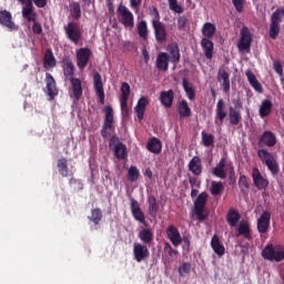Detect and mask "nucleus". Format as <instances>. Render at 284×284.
Returning <instances> with one entry per match:
<instances>
[{"label":"nucleus","instance_id":"nucleus-1","mask_svg":"<svg viewBox=\"0 0 284 284\" xmlns=\"http://www.w3.org/2000/svg\"><path fill=\"white\" fill-rule=\"evenodd\" d=\"M284 18V9L277 8L271 16V24L268 34L271 39H278V34H281V23H283Z\"/></svg>","mask_w":284,"mask_h":284},{"label":"nucleus","instance_id":"nucleus-2","mask_svg":"<svg viewBox=\"0 0 284 284\" xmlns=\"http://www.w3.org/2000/svg\"><path fill=\"white\" fill-rule=\"evenodd\" d=\"M262 256L266 261H275V263H281V261H284V246H274L273 244H268L264 247Z\"/></svg>","mask_w":284,"mask_h":284},{"label":"nucleus","instance_id":"nucleus-3","mask_svg":"<svg viewBox=\"0 0 284 284\" xmlns=\"http://www.w3.org/2000/svg\"><path fill=\"white\" fill-rule=\"evenodd\" d=\"M64 34L67 39L74 43L75 45L83 39V31L81 30V24L79 22H68L67 26H64Z\"/></svg>","mask_w":284,"mask_h":284},{"label":"nucleus","instance_id":"nucleus-4","mask_svg":"<svg viewBox=\"0 0 284 284\" xmlns=\"http://www.w3.org/2000/svg\"><path fill=\"white\" fill-rule=\"evenodd\" d=\"M257 156L261 159L262 163H265L268 168L270 172L273 174V176H276L281 169L278 168V162H276V159H274V155L265 150L261 149L257 151Z\"/></svg>","mask_w":284,"mask_h":284},{"label":"nucleus","instance_id":"nucleus-5","mask_svg":"<svg viewBox=\"0 0 284 284\" xmlns=\"http://www.w3.org/2000/svg\"><path fill=\"white\" fill-rule=\"evenodd\" d=\"M110 150H113L115 159L125 161L128 159V146L121 142L119 136L113 135L109 142Z\"/></svg>","mask_w":284,"mask_h":284},{"label":"nucleus","instance_id":"nucleus-6","mask_svg":"<svg viewBox=\"0 0 284 284\" xmlns=\"http://www.w3.org/2000/svg\"><path fill=\"white\" fill-rule=\"evenodd\" d=\"M205 205H207V194L202 192L194 201V211L197 216V221L203 222L207 219L205 213Z\"/></svg>","mask_w":284,"mask_h":284},{"label":"nucleus","instance_id":"nucleus-7","mask_svg":"<svg viewBox=\"0 0 284 284\" xmlns=\"http://www.w3.org/2000/svg\"><path fill=\"white\" fill-rule=\"evenodd\" d=\"M104 123L101 129V136L103 139H108L110 136V132L108 130H112L114 128V109L111 105L104 106Z\"/></svg>","mask_w":284,"mask_h":284},{"label":"nucleus","instance_id":"nucleus-8","mask_svg":"<svg viewBox=\"0 0 284 284\" xmlns=\"http://www.w3.org/2000/svg\"><path fill=\"white\" fill-rule=\"evenodd\" d=\"M252 48V32H250V28L243 27L241 30V37L237 42L239 52H250Z\"/></svg>","mask_w":284,"mask_h":284},{"label":"nucleus","instance_id":"nucleus-9","mask_svg":"<svg viewBox=\"0 0 284 284\" xmlns=\"http://www.w3.org/2000/svg\"><path fill=\"white\" fill-rule=\"evenodd\" d=\"M92 57V50L88 48H80L75 52L77 65L79 70H85L90 63V58Z\"/></svg>","mask_w":284,"mask_h":284},{"label":"nucleus","instance_id":"nucleus-10","mask_svg":"<svg viewBox=\"0 0 284 284\" xmlns=\"http://www.w3.org/2000/svg\"><path fill=\"white\" fill-rule=\"evenodd\" d=\"M118 14L121 17V23L124 28H134V14L125 4H120L118 7Z\"/></svg>","mask_w":284,"mask_h":284},{"label":"nucleus","instance_id":"nucleus-11","mask_svg":"<svg viewBox=\"0 0 284 284\" xmlns=\"http://www.w3.org/2000/svg\"><path fill=\"white\" fill-rule=\"evenodd\" d=\"M121 113L122 116H130V109L128 108V99H130V84L128 82H123L121 85Z\"/></svg>","mask_w":284,"mask_h":284},{"label":"nucleus","instance_id":"nucleus-12","mask_svg":"<svg viewBox=\"0 0 284 284\" xmlns=\"http://www.w3.org/2000/svg\"><path fill=\"white\" fill-rule=\"evenodd\" d=\"M131 205V214L135 221L141 223L142 225L148 226V222H145V213L141 210V205L139 201L134 200L133 197L130 199Z\"/></svg>","mask_w":284,"mask_h":284},{"label":"nucleus","instance_id":"nucleus-13","mask_svg":"<svg viewBox=\"0 0 284 284\" xmlns=\"http://www.w3.org/2000/svg\"><path fill=\"white\" fill-rule=\"evenodd\" d=\"M93 88L97 97L100 99L101 105H105V91L103 89V79L101 78L100 72L93 74Z\"/></svg>","mask_w":284,"mask_h":284},{"label":"nucleus","instance_id":"nucleus-14","mask_svg":"<svg viewBox=\"0 0 284 284\" xmlns=\"http://www.w3.org/2000/svg\"><path fill=\"white\" fill-rule=\"evenodd\" d=\"M251 176L253 179V185H255L256 190H267V186L270 185V181L263 178V174H261V171L258 170V168L252 169Z\"/></svg>","mask_w":284,"mask_h":284},{"label":"nucleus","instance_id":"nucleus-15","mask_svg":"<svg viewBox=\"0 0 284 284\" xmlns=\"http://www.w3.org/2000/svg\"><path fill=\"white\" fill-rule=\"evenodd\" d=\"M227 118V111H225V101L223 99H220L216 104L215 109V118H214V123L219 128L223 125V121Z\"/></svg>","mask_w":284,"mask_h":284},{"label":"nucleus","instance_id":"nucleus-16","mask_svg":"<svg viewBox=\"0 0 284 284\" xmlns=\"http://www.w3.org/2000/svg\"><path fill=\"white\" fill-rule=\"evenodd\" d=\"M270 221H272V214L264 211L257 220V232L260 234H267L270 232Z\"/></svg>","mask_w":284,"mask_h":284},{"label":"nucleus","instance_id":"nucleus-17","mask_svg":"<svg viewBox=\"0 0 284 284\" xmlns=\"http://www.w3.org/2000/svg\"><path fill=\"white\" fill-rule=\"evenodd\" d=\"M166 236L174 247H179V245L183 243V237H181L179 229L174 225H169L166 229Z\"/></svg>","mask_w":284,"mask_h":284},{"label":"nucleus","instance_id":"nucleus-18","mask_svg":"<svg viewBox=\"0 0 284 284\" xmlns=\"http://www.w3.org/2000/svg\"><path fill=\"white\" fill-rule=\"evenodd\" d=\"M152 26L155 34V41L158 43H165V41H168V31L165 30V24H163V22H153Z\"/></svg>","mask_w":284,"mask_h":284},{"label":"nucleus","instance_id":"nucleus-19","mask_svg":"<svg viewBox=\"0 0 284 284\" xmlns=\"http://www.w3.org/2000/svg\"><path fill=\"white\" fill-rule=\"evenodd\" d=\"M134 258L138 263L145 261L150 256V250L143 244H134L133 246Z\"/></svg>","mask_w":284,"mask_h":284},{"label":"nucleus","instance_id":"nucleus-20","mask_svg":"<svg viewBox=\"0 0 284 284\" xmlns=\"http://www.w3.org/2000/svg\"><path fill=\"white\" fill-rule=\"evenodd\" d=\"M47 94L52 101L54 97H58L59 89H57V80L50 73H45Z\"/></svg>","mask_w":284,"mask_h":284},{"label":"nucleus","instance_id":"nucleus-21","mask_svg":"<svg viewBox=\"0 0 284 284\" xmlns=\"http://www.w3.org/2000/svg\"><path fill=\"white\" fill-rule=\"evenodd\" d=\"M0 23L8 28L11 32L19 30V27L12 21V13L10 11H0Z\"/></svg>","mask_w":284,"mask_h":284},{"label":"nucleus","instance_id":"nucleus-22","mask_svg":"<svg viewBox=\"0 0 284 284\" xmlns=\"http://www.w3.org/2000/svg\"><path fill=\"white\" fill-rule=\"evenodd\" d=\"M62 70H63V74L65 77V79H68V81L74 79V62H72V59H70V57H64L62 59Z\"/></svg>","mask_w":284,"mask_h":284},{"label":"nucleus","instance_id":"nucleus-23","mask_svg":"<svg viewBox=\"0 0 284 284\" xmlns=\"http://www.w3.org/2000/svg\"><path fill=\"white\" fill-rule=\"evenodd\" d=\"M227 159L222 158L217 165L213 169L212 174L217 179H227Z\"/></svg>","mask_w":284,"mask_h":284},{"label":"nucleus","instance_id":"nucleus-24","mask_svg":"<svg viewBox=\"0 0 284 284\" xmlns=\"http://www.w3.org/2000/svg\"><path fill=\"white\" fill-rule=\"evenodd\" d=\"M168 52H169V61L171 63H181V49L179 48V43L173 42L168 45Z\"/></svg>","mask_w":284,"mask_h":284},{"label":"nucleus","instance_id":"nucleus-25","mask_svg":"<svg viewBox=\"0 0 284 284\" xmlns=\"http://www.w3.org/2000/svg\"><path fill=\"white\" fill-rule=\"evenodd\" d=\"M155 65L160 72H168L170 70V55L166 52L159 53Z\"/></svg>","mask_w":284,"mask_h":284},{"label":"nucleus","instance_id":"nucleus-26","mask_svg":"<svg viewBox=\"0 0 284 284\" xmlns=\"http://www.w3.org/2000/svg\"><path fill=\"white\" fill-rule=\"evenodd\" d=\"M276 134L272 131H264L258 139V143L266 145L267 148H274L276 145Z\"/></svg>","mask_w":284,"mask_h":284},{"label":"nucleus","instance_id":"nucleus-27","mask_svg":"<svg viewBox=\"0 0 284 284\" xmlns=\"http://www.w3.org/2000/svg\"><path fill=\"white\" fill-rule=\"evenodd\" d=\"M22 17L28 21H37V12H34V6L32 4V0H28L26 2V7L22 8Z\"/></svg>","mask_w":284,"mask_h":284},{"label":"nucleus","instance_id":"nucleus-28","mask_svg":"<svg viewBox=\"0 0 284 284\" xmlns=\"http://www.w3.org/2000/svg\"><path fill=\"white\" fill-rule=\"evenodd\" d=\"M189 171L194 174V176H201L203 173V164L201 163V158L193 156L189 163Z\"/></svg>","mask_w":284,"mask_h":284},{"label":"nucleus","instance_id":"nucleus-29","mask_svg":"<svg viewBox=\"0 0 284 284\" xmlns=\"http://www.w3.org/2000/svg\"><path fill=\"white\" fill-rule=\"evenodd\" d=\"M245 75H246V79H247L251 88L254 89L255 92L263 94V85H261V82H258L254 72H252V70H247L245 72Z\"/></svg>","mask_w":284,"mask_h":284},{"label":"nucleus","instance_id":"nucleus-30","mask_svg":"<svg viewBox=\"0 0 284 284\" xmlns=\"http://www.w3.org/2000/svg\"><path fill=\"white\" fill-rule=\"evenodd\" d=\"M160 102L164 108H172L174 103V90L170 89L169 91H162L160 93Z\"/></svg>","mask_w":284,"mask_h":284},{"label":"nucleus","instance_id":"nucleus-31","mask_svg":"<svg viewBox=\"0 0 284 284\" xmlns=\"http://www.w3.org/2000/svg\"><path fill=\"white\" fill-rule=\"evenodd\" d=\"M201 48L204 51V57L206 59H212L214 57V42L207 38H202Z\"/></svg>","mask_w":284,"mask_h":284},{"label":"nucleus","instance_id":"nucleus-32","mask_svg":"<svg viewBox=\"0 0 284 284\" xmlns=\"http://www.w3.org/2000/svg\"><path fill=\"white\" fill-rule=\"evenodd\" d=\"M69 81L72 85L73 97L77 101H79L81 97H83V87L81 84V80L79 78H71Z\"/></svg>","mask_w":284,"mask_h":284},{"label":"nucleus","instance_id":"nucleus-33","mask_svg":"<svg viewBox=\"0 0 284 284\" xmlns=\"http://www.w3.org/2000/svg\"><path fill=\"white\" fill-rule=\"evenodd\" d=\"M145 108H148V98L142 97L139 99L138 104L134 108L139 121H143V116H145Z\"/></svg>","mask_w":284,"mask_h":284},{"label":"nucleus","instance_id":"nucleus-34","mask_svg":"<svg viewBox=\"0 0 284 284\" xmlns=\"http://www.w3.org/2000/svg\"><path fill=\"white\" fill-rule=\"evenodd\" d=\"M211 247L217 256L225 255V246L223 245V243H221V240L219 239L217 235H213V237L211 240Z\"/></svg>","mask_w":284,"mask_h":284},{"label":"nucleus","instance_id":"nucleus-35","mask_svg":"<svg viewBox=\"0 0 284 284\" xmlns=\"http://www.w3.org/2000/svg\"><path fill=\"white\" fill-rule=\"evenodd\" d=\"M272 108H273L272 100L270 99L263 100L258 110V114L261 119H265V116H270L272 114Z\"/></svg>","mask_w":284,"mask_h":284},{"label":"nucleus","instance_id":"nucleus-36","mask_svg":"<svg viewBox=\"0 0 284 284\" xmlns=\"http://www.w3.org/2000/svg\"><path fill=\"white\" fill-rule=\"evenodd\" d=\"M217 81L222 83L223 91L230 92V73L225 70H220L217 73Z\"/></svg>","mask_w":284,"mask_h":284},{"label":"nucleus","instance_id":"nucleus-37","mask_svg":"<svg viewBox=\"0 0 284 284\" xmlns=\"http://www.w3.org/2000/svg\"><path fill=\"white\" fill-rule=\"evenodd\" d=\"M146 150H149V152H152V154H161V150H163V144L161 143V140L152 138L146 144Z\"/></svg>","mask_w":284,"mask_h":284},{"label":"nucleus","instance_id":"nucleus-38","mask_svg":"<svg viewBox=\"0 0 284 284\" xmlns=\"http://www.w3.org/2000/svg\"><path fill=\"white\" fill-rule=\"evenodd\" d=\"M239 221H241V213L234 209H230L226 214V222L231 227H236L239 225Z\"/></svg>","mask_w":284,"mask_h":284},{"label":"nucleus","instance_id":"nucleus-39","mask_svg":"<svg viewBox=\"0 0 284 284\" xmlns=\"http://www.w3.org/2000/svg\"><path fill=\"white\" fill-rule=\"evenodd\" d=\"M229 119H230L231 125H239V123H241V121H243L241 111L234 109V106H229Z\"/></svg>","mask_w":284,"mask_h":284},{"label":"nucleus","instance_id":"nucleus-40","mask_svg":"<svg viewBox=\"0 0 284 284\" xmlns=\"http://www.w3.org/2000/svg\"><path fill=\"white\" fill-rule=\"evenodd\" d=\"M138 236L145 245H150L154 241V232L151 229H142Z\"/></svg>","mask_w":284,"mask_h":284},{"label":"nucleus","instance_id":"nucleus-41","mask_svg":"<svg viewBox=\"0 0 284 284\" xmlns=\"http://www.w3.org/2000/svg\"><path fill=\"white\" fill-rule=\"evenodd\" d=\"M202 34L204 39H212L216 34V26L212 22H206L202 27Z\"/></svg>","mask_w":284,"mask_h":284},{"label":"nucleus","instance_id":"nucleus-42","mask_svg":"<svg viewBox=\"0 0 284 284\" xmlns=\"http://www.w3.org/2000/svg\"><path fill=\"white\" fill-rule=\"evenodd\" d=\"M178 112H179V115L182 116L183 119H187L189 116H192V109H190V105L185 100H182L179 103Z\"/></svg>","mask_w":284,"mask_h":284},{"label":"nucleus","instance_id":"nucleus-43","mask_svg":"<svg viewBox=\"0 0 284 284\" xmlns=\"http://www.w3.org/2000/svg\"><path fill=\"white\" fill-rule=\"evenodd\" d=\"M182 85L187 99L194 101L196 99V91H194L193 87H190V81L186 78H183Z\"/></svg>","mask_w":284,"mask_h":284},{"label":"nucleus","instance_id":"nucleus-44","mask_svg":"<svg viewBox=\"0 0 284 284\" xmlns=\"http://www.w3.org/2000/svg\"><path fill=\"white\" fill-rule=\"evenodd\" d=\"M69 12L72 19H75V21H79V19H81V4L74 1L70 2Z\"/></svg>","mask_w":284,"mask_h":284},{"label":"nucleus","instance_id":"nucleus-45","mask_svg":"<svg viewBox=\"0 0 284 284\" xmlns=\"http://www.w3.org/2000/svg\"><path fill=\"white\" fill-rule=\"evenodd\" d=\"M44 68H57V59L52 49H47L44 53Z\"/></svg>","mask_w":284,"mask_h":284},{"label":"nucleus","instance_id":"nucleus-46","mask_svg":"<svg viewBox=\"0 0 284 284\" xmlns=\"http://www.w3.org/2000/svg\"><path fill=\"white\" fill-rule=\"evenodd\" d=\"M148 203L150 216L156 219V214L159 213V203H156V197L154 195L149 196Z\"/></svg>","mask_w":284,"mask_h":284},{"label":"nucleus","instance_id":"nucleus-47","mask_svg":"<svg viewBox=\"0 0 284 284\" xmlns=\"http://www.w3.org/2000/svg\"><path fill=\"white\" fill-rule=\"evenodd\" d=\"M236 236H244L247 241H252V233L247 223H241L237 229Z\"/></svg>","mask_w":284,"mask_h":284},{"label":"nucleus","instance_id":"nucleus-48","mask_svg":"<svg viewBox=\"0 0 284 284\" xmlns=\"http://www.w3.org/2000/svg\"><path fill=\"white\" fill-rule=\"evenodd\" d=\"M58 172L63 178H68V174H70V170L68 169V159L61 158L58 160Z\"/></svg>","mask_w":284,"mask_h":284},{"label":"nucleus","instance_id":"nucleus-49","mask_svg":"<svg viewBox=\"0 0 284 284\" xmlns=\"http://www.w3.org/2000/svg\"><path fill=\"white\" fill-rule=\"evenodd\" d=\"M224 190H225V185H223V182H216V181L211 182L212 196H221Z\"/></svg>","mask_w":284,"mask_h":284},{"label":"nucleus","instance_id":"nucleus-50","mask_svg":"<svg viewBox=\"0 0 284 284\" xmlns=\"http://www.w3.org/2000/svg\"><path fill=\"white\" fill-rule=\"evenodd\" d=\"M103 219V212L101 209H93L91 210V216L89 217V221L94 223V225H99Z\"/></svg>","mask_w":284,"mask_h":284},{"label":"nucleus","instance_id":"nucleus-51","mask_svg":"<svg viewBox=\"0 0 284 284\" xmlns=\"http://www.w3.org/2000/svg\"><path fill=\"white\" fill-rule=\"evenodd\" d=\"M201 134H202V145H204V148H212L214 145V135L205 131H202Z\"/></svg>","mask_w":284,"mask_h":284},{"label":"nucleus","instance_id":"nucleus-52","mask_svg":"<svg viewBox=\"0 0 284 284\" xmlns=\"http://www.w3.org/2000/svg\"><path fill=\"white\" fill-rule=\"evenodd\" d=\"M138 34L140 39H148V22L145 20L140 21L138 24Z\"/></svg>","mask_w":284,"mask_h":284},{"label":"nucleus","instance_id":"nucleus-53","mask_svg":"<svg viewBox=\"0 0 284 284\" xmlns=\"http://www.w3.org/2000/svg\"><path fill=\"white\" fill-rule=\"evenodd\" d=\"M141 173H139V169L136 166H131L128 171V179L131 183H134V181H139V176Z\"/></svg>","mask_w":284,"mask_h":284},{"label":"nucleus","instance_id":"nucleus-54","mask_svg":"<svg viewBox=\"0 0 284 284\" xmlns=\"http://www.w3.org/2000/svg\"><path fill=\"white\" fill-rule=\"evenodd\" d=\"M237 184L241 192H245V190H250V182H247V176L245 175L240 176Z\"/></svg>","mask_w":284,"mask_h":284},{"label":"nucleus","instance_id":"nucleus-55","mask_svg":"<svg viewBox=\"0 0 284 284\" xmlns=\"http://www.w3.org/2000/svg\"><path fill=\"white\" fill-rule=\"evenodd\" d=\"M169 8L173 12H176L178 14H182L183 12V7L179 6L178 0H169Z\"/></svg>","mask_w":284,"mask_h":284},{"label":"nucleus","instance_id":"nucleus-56","mask_svg":"<svg viewBox=\"0 0 284 284\" xmlns=\"http://www.w3.org/2000/svg\"><path fill=\"white\" fill-rule=\"evenodd\" d=\"M190 23V20L186 16H180L178 18V29L179 30H185L187 28V24Z\"/></svg>","mask_w":284,"mask_h":284},{"label":"nucleus","instance_id":"nucleus-57","mask_svg":"<svg viewBox=\"0 0 284 284\" xmlns=\"http://www.w3.org/2000/svg\"><path fill=\"white\" fill-rule=\"evenodd\" d=\"M150 14L153 17L152 26H154L156 22L161 23V14H159V9H156V7L150 9Z\"/></svg>","mask_w":284,"mask_h":284},{"label":"nucleus","instance_id":"nucleus-58","mask_svg":"<svg viewBox=\"0 0 284 284\" xmlns=\"http://www.w3.org/2000/svg\"><path fill=\"white\" fill-rule=\"evenodd\" d=\"M164 252H166V254H169L171 258L176 256V254H179V251L174 250L172 247V244H170V242L164 243Z\"/></svg>","mask_w":284,"mask_h":284},{"label":"nucleus","instance_id":"nucleus-59","mask_svg":"<svg viewBox=\"0 0 284 284\" xmlns=\"http://www.w3.org/2000/svg\"><path fill=\"white\" fill-rule=\"evenodd\" d=\"M192 270V265L190 263H183L182 266L179 268L180 276H183L184 274H190V271Z\"/></svg>","mask_w":284,"mask_h":284},{"label":"nucleus","instance_id":"nucleus-60","mask_svg":"<svg viewBox=\"0 0 284 284\" xmlns=\"http://www.w3.org/2000/svg\"><path fill=\"white\" fill-rule=\"evenodd\" d=\"M232 3L236 12H243V8L245 7V0H232Z\"/></svg>","mask_w":284,"mask_h":284},{"label":"nucleus","instance_id":"nucleus-61","mask_svg":"<svg viewBox=\"0 0 284 284\" xmlns=\"http://www.w3.org/2000/svg\"><path fill=\"white\" fill-rule=\"evenodd\" d=\"M273 68L276 72V74H278V77H283V64L281 63V61L275 60L273 62Z\"/></svg>","mask_w":284,"mask_h":284},{"label":"nucleus","instance_id":"nucleus-62","mask_svg":"<svg viewBox=\"0 0 284 284\" xmlns=\"http://www.w3.org/2000/svg\"><path fill=\"white\" fill-rule=\"evenodd\" d=\"M32 30H33L34 34H41V32H43V28L41 27V23H39L37 21L33 22Z\"/></svg>","mask_w":284,"mask_h":284},{"label":"nucleus","instance_id":"nucleus-63","mask_svg":"<svg viewBox=\"0 0 284 284\" xmlns=\"http://www.w3.org/2000/svg\"><path fill=\"white\" fill-rule=\"evenodd\" d=\"M142 0H130V7L138 11L139 10V6H141Z\"/></svg>","mask_w":284,"mask_h":284},{"label":"nucleus","instance_id":"nucleus-64","mask_svg":"<svg viewBox=\"0 0 284 284\" xmlns=\"http://www.w3.org/2000/svg\"><path fill=\"white\" fill-rule=\"evenodd\" d=\"M234 110H242L243 109V102L240 100V98L233 100Z\"/></svg>","mask_w":284,"mask_h":284}]
</instances>
